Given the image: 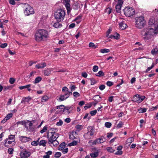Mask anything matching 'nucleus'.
I'll return each mask as SVG.
<instances>
[{
    "label": "nucleus",
    "instance_id": "42",
    "mask_svg": "<svg viewBox=\"0 0 158 158\" xmlns=\"http://www.w3.org/2000/svg\"><path fill=\"white\" fill-rule=\"evenodd\" d=\"M69 88L71 89V92H72L75 90L77 87L74 85H72L70 86Z\"/></svg>",
    "mask_w": 158,
    "mask_h": 158
},
{
    "label": "nucleus",
    "instance_id": "43",
    "mask_svg": "<svg viewBox=\"0 0 158 158\" xmlns=\"http://www.w3.org/2000/svg\"><path fill=\"white\" fill-rule=\"evenodd\" d=\"M61 155V153L60 152H56L55 153V157L56 158H58L60 157Z\"/></svg>",
    "mask_w": 158,
    "mask_h": 158
},
{
    "label": "nucleus",
    "instance_id": "13",
    "mask_svg": "<svg viewBox=\"0 0 158 158\" xmlns=\"http://www.w3.org/2000/svg\"><path fill=\"white\" fill-rule=\"evenodd\" d=\"M70 96V95H69V94L65 93L64 95H61L57 100L59 102L65 100L68 98Z\"/></svg>",
    "mask_w": 158,
    "mask_h": 158
},
{
    "label": "nucleus",
    "instance_id": "59",
    "mask_svg": "<svg viewBox=\"0 0 158 158\" xmlns=\"http://www.w3.org/2000/svg\"><path fill=\"white\" fill-rule=\"evenodd\" d=\"M68 148H65L62 150V152L64 154H65L67 153L68 152Z\"/></svg>",
    "mask_w": 158,
    "mask_h": 158
},
{
    "label": "nucleus",
    "instance_id": "50",
    "mask_svg": "<svg viewBox=\"0 0 158 158\" xmlns=\"http://www.w3.org/2000/svg\"><path fill=\"white\" fill-rule=\"evenodd\" d=\"M15 79L11 77L10 78L9 82L11 84H14L15 82Z\"/></svg>",
    "mask_w": 158,
    "mask_h": 158
},
{
    "label": "nucleus",
    "instance_id": "41",
    "mask_svg": "<svg viewBox=\"0 0 158 158\" xmlns=\"http://www.w3.org/2000/svg\"><path fill=\"white\" fill-rule=\"evenodd\" d=\"M89 46L90 48H96L97 47L94 43L92 42H90L89 43Z\"/></svg>",
    "mask_w": 158,
    "mask_h": 158
},
{
    "label": "nucleus",
    "instance_id": "15",
    "mask_svg": "<svg viewBox=\"0 0 158 158\" xmlns=\"http://www.w3.org/2000/svg\"><path fill=\"white\" fill-rule=\"evenodd\" d=\"M123 3H120L118 2L117 4L115 6L116 10L117 12L119 13L121 12V8Z\"/></svg>",
    "mask_w": 158,
    "mask_h": 158
},
{
    "label": "nucleus",
    "instance_id": "21",
    "mask_svg": "<svg viewBox=\"0 0 158 158\" xmlns=\"http://www.w3.org/2000/svg\"><path fill=\"white\" fill-rule=\"evenodd\" d=\"M151 53L153 55H155L158 54V48L156 46L154 48L152 49Z\"/></svg>",
    "mask_w": 158,
    "mask_h": 158
},
{
    "label": "nucleus",
    "instance_id": "5",
    "mask_svg": "<svg viewBox=\"0 0 158 158\" xmlns=\"http://www.w3.org/2000/svg\"><path fill=\"white\" fill-rule=\"evenodd\" d=\"M88 132L84 135V137L86 139H91L95 133V130L94 127L90 126L87 128Z\"/></svg>",
    "mask_w": 158,
    "mask_h": 158
},
{
    "label": "nucleus",
    "instance_id": "61",
    "mask_svg": "<svg viewBox=\"0 0 158 158\" xmlns=\"http://www.w3.org/2000/svg\"><path fill=\"white\" fill-rule=\"evenodd\" d=\"M105 86L104 85H100L99 87V89L101 90H103L105 89Z\"/></svg>",
    "mask_w": 158,
    "mask_h": 158
},
{
    "label": "nucleus",
    "instance_id": "48",
    "mask_svg": "<svg viewBox=\"0 0 158 158\" xmlns=\"http://www.w3.org/2000/svg\"><path fill=\"white\" fill-rule=\"evenodd\" d=\"M97 110H92L90 111V114L92 116L95 115L97 113Z\"/></svg>",
    "mask_w": 158,
    "mask_h": 158
},
{
    "label": "nucleus",
    "instance_id": "6",
    "mask_svg": "<svg viewBox=\"0 0 158 158\" xmlns=\"http://www.w3.org/2000/svg\"><path fill=\"white\" fill-rule=\"evenodd\" d=\"M124 14L126 16L131 17L135 13L134 9L132 7H127L123 10Z\"/></svg>",
    "mask_w": 158,
    "mask_h": 158
},
{
    "label": "nucleus",
    "instance_id": "16",
    "mask_svg": "<svg viewBox=\"0 0 158 158\" xmlns=\"http://www.w3.org/2000/svg\"><path fill=\"white\" fill-rule=\"evenodd\" d=\"M13 114L12 113L8 114L4 118V119L2 121V123H5L7 120L11 118Z\"/></svg>",
    "mask_w": 158,
    "mask_h": 158
},
{
    "label": "nucleus",
    "instance_id": "54",
    "mask_svg": "<svg viewBox=\"0 0 158 158\" xmlns=\"http://www.w3.org/2000/svg\"><path fill=\"white\" fill-rule=\"evenodd\" d=\"M63 123V122L61 120H60L59 122H57L56 123V125L58 126H61Z\"/></svg>",
    "mask_w": 158,
    "mask_h": 158
},
{
    "label": "nucleus",
    "instance_id": "58",
    "mask_svg": "<svg viewBox=\"0 0 158 158\" xmlns=\"http://www.w3.org/2000/svg\"><path fill=\"white\" fill-rule=\"evenodd\" d=\"M123 152L122 151H118L116 152L115 153V154L118 155H121L123 154Z\"/></svg>",
    "mask_w": 158,
    "mask_h": 158
},
{
    "label": "nucleus",
    "instance_id": "57",
    "mask_svg": "<svg viewBox=\"0 0 158 158\" xmlns=\"http://www.w3.org/2000/svg\"><path fill=\"white\" fill-rule=\"evenodd\" d=\"M52 151H49L48 152H46V155H45V156H47L48 157V158H50L49 156L52 155Z\"/></svg>",
    "mask_w": 158,
    "mask_h": 158
},
{
    "label": "nucleus",
    "instance_id": "34",
    "mask_svg": "<svg viewBox=\"0 0 158 158\" xmlns=\"http://www.w3.org/2000/svg\"><path fill=\"white\" fill-rule=\"evenodd\" d=\"M46 143V141L45 140H41L39 142V145H42L43 146H45Z\"/></svg>",
    "mask_w": 158,
    "mask_h": 158
},
{
    "label": "nucleus",
    "instance_id": "44",
    "mask_svg": "<svg viewBox=\"0 0 158 158\" xmlns=\"http://www.w3.org/2000/svg\"><path fill=\"white\" fill-rule=\"evenodd\" d=\"M111 123L109 122H106L105 124V126L107 128H110L111 126Z\"/></svg>",
    "mask_w": 158,
    "mask_h": 158
},
{
    "label": "nucleus",
    "instance_id": "25",
    "mask_svg": "<svg viewBox=\"0 0 158 158\" xmlns=\"http://www.w3.org/2000/svg\"><path fill=\"white\" fill-rule=\"evenodd\" d=\"M98 151L97 150L94 153H91L90 156L92 158H95L98 156Z\"/></svg>",
    "mask_w": 158,
    "mask_h": 158
},
{
    "label": "nucleus",
    "instance_id": "28",
    "mask_svg": "<svg viewBox=\"0 0 158 158\" xmlns=\"http://www.w3.org/2000/svg\"><path fill=\"white\" fill-rule=\"evenodd\" d=\"M94 98H97L98 99L97 102H94L93 105L95 106L98 103V102L101 101L102 100L101 98L98 95H96L94 97Z\"/></svg>",
    "mask_w": 158,
    "mask_h": 158
},
{
    "label": "nucleus",
    "instance_id": "45",
    "mask_svg": "<svg viewBox=\"0 0 158 158\" xmlns=\"http://www.w3.org/2000/svg\"><path fill=\"white\" fill-rule=\"evenodd\" d=\"M73 95L75 97L77 98L80 96V94L77 92H74L73 93Z\"/></svg>",
    "mask_w": 158,
    "mask_h": 158
},
{
    "label": "nucleus",
    "instance_id": "64",
    "mask_svg": "<svg viewBox=\"0 0 158 158\" xmlns=\"http://www.w3.org/2000/svg\"><path fill=\"white\" fill-rule=\"evenodd\" d=\"M7 45V44H6V43H4V44H2L0 46V47H1V48H5L6 47Z\"/></svg>",
    "mask_w": 158,
    "mask_h": 158
},
{
    "label": "nucleus",
    "instance_id": "62",
    "mask_svg": "<svg viewBox=\"0 0 158 158\" xmlns=\"http://www.w3.org/2000/svg\"><path fill=\"white\" fill-rule=\"evenodd\" d=\"M24 122L25 120L23 121H18L16 123V124H17L18 125L19 124H21L22 125H24Z\"/></svg>",
    "mask_w": 158,
    "mask_h": 158
},
{
    "label": "nucleus",
    "instance_id": "23",
    "mask_svg": "<svg viewBox=\"0 0 158 158\" xmlns=\"http://www.w3.org/2000/svg\"><path fill=\"white\" fill-rule=\"evenodd\" d=\"M73 109L72 106H69L66 107L64 110V111H66L68 114L71 113Z\"/></svg>",
    "mask_w": 158,
    "mask_h": 158
},
{
    "label": "nucleus",
    "instance_id": "14",
    "mask_svg": "<svg viewBox=\"0 0 158 158\" xmlns=\"http://www.w3.org/2000/svg\"><path fill=\"white\" fill-rule=\"evenodd\" d=\"M57 137L56 136L54 137L53 141L51 139V138H49L50 143L49 144H52L54 146L56 147L59 144V142L56 140Z\"/></svg>",
    "mask_w": 158,
    "mask_h": 158
},
{
    "label": "nucleus",
    "instance_id": "63",
    "mask_svg": "<svg viewBox=\"0 0 158 158\" xmlns=\"http://www.w3.org/2000/svg\"><path fill=\"white\" fill-rule=\"evenodd\" d=\"M36 72L35 71H33L30 73L29 75V77H30L32 76H34V75L36 73Z\"/></svg>",
    "mask_w": 158,
    "mask_h": 158
},
{
    "label": "nucleus",
    "instance_id": "47",
    "mask_svg": "<svg viewBox=\"0 0 158 158\" xmlns=\"http://www.w3.org/2000/svg\"><path fill=\"white\" fill-rule=\"evenodd\" d=\"M134 141V139L133 137H131L127 139V142L129 143H131Z\"/></svg>",
    "mask_w": 158,
    "mask_h": 158
},
{
    "label": "nucleus",
    "instance_id": "20",
    "mask_svg": "<svg viewBox=\"0 0 158 158\" xmlns=\"http://www.w3.org/2000/svg\"><path fill=\"white\" fill-rule=\"evenodd\" d=\"M31 85V84H29L25 86H20L19 87V88L20 90H22L24 89H27V90L30 91L31 90V89L30 88Z\"/></svg>",
    "mask_w": 158,
    "mask_h": 158
},
{
    "label": "nucleus",
    "instance_id": "53",
    "mask_svg": "<svg viewBox=\"0 0 158 158\" xmlns=\"http://www.w3.org/2000/svg\"><path fill=\"white\" fill-rule=\"evenodd\" d=\"M98 67L97 65H94L93 66V71L94 72H96L98 71Z\"/></svg>",
    "mask_w": 158,
    "mask_h": 158
},
{
    "label": "nucleus",
    "instance_id": "8",
    "mask_svg": "<svg viewBox=\"0 0 158 158\" xmlns=\"http://www.w3.org/2000/svg\"><path fill=\"white\" fill-rule=\"evenodd\" d=\"M145 98L144 96H140L137 94L134 96L132 100L134 102L139 103L142 102Z\"/></svg>",
    "mask_w": 158,
    "mask_h": 158
},
{
    "label": "nucleus",
    "instance_id": "37",
    "mask_svg": "<svg viewBox=\"0 0 158 158\" xmlns=\"http://www.w3.org/2000/svg\"><path fill=\"white\" fill-rule=\"evenodd\" d=\"M104 75V74L102 71H99L98 73L96 74V75L98 77L102 76Z\"/></svg>",
    "mask_w": 158,
    "mask_h": 158
},
{
    "label": "nucleus",
    "instance_id": "55",
    "mask_svg": "<svg viewBox=\"0 0 158 158\" xmlns=\"http://www.w3.org/2000/svg\"><path fill=\"white\" fill-rule=\"evenodd\" d=\"M119 34L117 33L116 34H114V35L113 39L117 40L119 39Z\"/></svg>",
    "mask_w": 158,
    "mask_h": 158
},
{
    "label": "nucleus",
    "instance_id": "1",
    "mask_svg": "<svg viewBox=\"0 0 158 158\" xmlns=\"http://www.w3.org/2000/svg\"><path fill=\"white\" fill-rule=\"evenodd\" d=\"M48 31L45 29H40L37 31L35 35V40L38 42L46 41L49 38Z\"/></svg>",
    "mask_w": 158,
    "mask_h": 158
},
{
    "label": "nucleus",
    "instance_id": "52",
    "mask_svg": "<svg viewBox=\"0 0 158 158\" xmlns=\"http://www.w3.org/2000/svg\"><path fill=\"white\" fill-rule=\"evenodd\" d=\"M14 152V149L12 148H9L8 149V152L10 154H12Z\"/></svg>",
    "mask_w": 158,
    "mask_h": 158
},
{
    "label": "nucleus",
    "instance_id": "22",
    "mask_svg": "<svg viewBox=\"0 0 158 158\" xmlns=\"http://www.w3.org/2000/svg\"><path fill=\"white\" fill-rule=\"evenodd\" d=\"M62 91L65 93H69V95H70V94H72V93L71 92H70L69 90L68 89L66 86H64L63 87L62 89Z\"/></svg>",
    "mask_w": 158,
    "mask_h": 158
},
{
    "label": "nucleus",
    "instance_id": "36",
    "mask_svg": "<svg viewBox=\"0 0 158 158\" xmlns=\"http://www.w3.org/2000/svg\"><path fill=\"white\" fill-rule=\"evenodd\" d=\"M48 129V126L46 125L44 126L43 129L40 131L41 134H43Z\"/></svg>",
    "mask_w": 158,
    "mask_h": 158
},
{
    "label": "nucleus",
    "instance_id": "7",
    "mask_svg": "<svg viewBox=\"0 0 158 158\" xmlns=\"http://www.w3.org/2000/svg\"><path fill=\"white\" fill-rule=\"evenodd\" d=\"M33 123L31 121L28 120H25L24 126L30 132H34L35 131V129L34 127H32Z\"/></svg>",
    "mask_w": 158,
    "mask_h": 158
},
{
    "label": "nucleus",
    "instance_id": "49",
    "mask_svg": "<svg viewBox=\"0 0 158 158\" xmlns=\"http://www.w3.org/2000/svg\"><path fill=\"white\" fill-rule=\"evenodd\" d=\"M83 128V126L80 125H77L76 126V128L79 131L81 130Z\"/></svg>",
    "mask_w": 158,
    "mask_h": 158
},
{
    "label": "nucleus",
    "instance_id": "9",
    "mask_svg": "<svg viewBox=\"0 0 158 158\" xmlns=\"http://www.w3.org/2000/svg\"><path fill=\"white\" fill-rule=\"evenodd\" d=\"M31 155L30 152L26 150V149H23L20 153L21 158H27Z\"/></svg>",
    "mask_w": 158,
    "mask_h": 158
},
{
    "label": "nucleus",
    "instance_id": "40",
    "mask_svg": "<svg viewBox=\"0 0 158 158\" xmlns=\"http://www.w3.org/2000/svg\"><path fill=\"white\" fill-rule=\"evenodd\" d=\"M154 64L153 63H152V65L151 66L148 67L146 70L145 71L146 73L148 72L151 69H152L154 67Z\"/></svg>",
    "mask_w": 158,
    "mask_h": 158
},
{
    "label": "nucleus",
    "instance_id": "26",
    "mask_svg": "<svg viewBox=\"0 0 158 158\" xmlns=\"http://www.w3.org/2000/svg\"><path fill=\"white\" fill-rule=\"evenodd\" d=\"M52 70L51 69H48L45 70L44 71V74L45 76H48L50 74Z\"/></svg>",
    "mask_w": 158,
    "mask_h": 158
},
{
    "label": "nucleus",
    "instance_id": "38",
    "mask_svg": "<svg viewBox=\"0 0 158 158\" xmlns=\"http://www.w3.org/2000/svg\"><path fill=\"white\" fill-rule=\"evenodd\" d=\"M106 150L108 152L110 153H113L115 151V150L113 149L112 148L110 147L107 148H106Z\"/></svg>",
    "mask_w": 158,
    "mask_h": 158
},
{
    "label": "nucleus",
    "instance_id": "46",
    "mask_svg": "<svg viewBox=\"0 0 158 158\" xmlns=\"http://www.w3.org/2000/svg\"><path fill=\"white\" fill-rule=\"evenodd\" d=\"M66 3L65 4V6L67 10H69L70 9V5L68 3V2H65Z\"/></svg>",
    "mask_w": 158,
    "mask_h": 158
},
{
    "label": "nucleus",
    "instance_id": "56",
    "mask_svg": "<svg viewBox=\"0 0 158 158\" xmlns=\"http://www.w3.org/2000/svg\"><path fill=\"white\" fill-rule=\"evenodd\" d=\"M158 108V105L154 107H152L149 109V110L150 111H152L157 109Z\"/></svg>",
    "mask_w": 158,
    "mask_h": 158
},
{
    "label": "nucleus",
    "instance_id": "18",
    "mask_svg": "<svg viewBox=\"0 0 158 158\" xmlns=\"http://www.w3.org/2000/svg\"><path fill=\"white\" fill-rule=\"evenodd\" d=\"M119 26L120 29L122 30H124L127 27V26L124 21H122L119 23Z\"/></svg>",
    "mask_w": 158,
    "mask_h": 158
},
{
    "label": "nucleus",
    "instance_id": "19",
    "mask_svg": "<svg viewBox=\"0 0 158 158\" xmlns=\"http://www.w3.org/2000/svg\"><path fill=\"white\" fill-rule=\"evenodd\" d=\"M46 66V64L44 62L41 63L36 64L35 67L38 69L43 68Z\"/></svg>",
    "mask_w": 158,
    "mask_h": 158
},
{
    "label": "nucleus",
    "instance_id": "17",
    "mask_svg": "<svg viewBox=\"0 0 158 158\" xmlns=\"http://www.w3.org/2000/svg\"><path fill=\"white\" fill-rule=\"evenodd\" d=\"M8 144L15 145V141L6 139L5 140V146L6 147H7Z\"/></svg>",
    "mask_w": 158,
    "mask_h": 158
},
{
    "label": "nucleus",
    "instance_id": "60",
    "mask_svg": "<svg viewBox=\"0 0 158 158\" xmlns=\"http://www.w3.org/2000/svg\"><path fill=\"white\" fill-rule=\"evenodd\" d=\"M106 84L109 87L113 85V82L110 81H107Z\"/></svg>",
    "mask_w": 158,
    "mask_h": 158
},
{
    "label": "nucleus",
    "instance_id": "27",
    "mask_svg": "<svg viewBox=\"0 0 158 158\" xmlns=\"http://www.w3.org/2000/svg\"><path fill=\"white\" fill-rule=\"evenodd\" d=\"M79 141L80 140L79 139H77L76 141H74L70 143L69 144V145L70 146L76 145L77 143L79 142Z\"/></svg>",
    "mask_w": 158,
    "mask_h": 158
},
{
    "label": "nucleus",
    "instance_id": "11",
    "mask_svg": "<svg viewBox=\"0 0 158 158\" xmlns=\"http://www.w3.org/2000/svg\"><path fill=\"white\" fill-rule=\"evenodd\" d=\"M19 140L22 143H25L31 140V139L30 137L25 136H19Z\"/></svg>",
    "mask_w": 158,
    "mask_h": 158
},
{
    "label": "nucleus",
    "instance_id": "33",
    "mask_svg": "<svg viewBox=\"0 0 158 158\" xmlns=\"http://www.w3.org/2000/svg\"><path fill=\"white\" fill-rule=\"evenodd\" d=\"M99 140V143H102L105 141L106 139L103 136H102L100 138H98Z\"/></svg>",
    "mask_w": 158,
    "mask_h": 158
},
{
    "label": "nucleus",
    "instance_id": "32",
    "mask_svg": "<svg viewBox=\"0 0 158 158\" xmlns=\"http://www.w3.org/2000/svg\"><path fill=\"white\" fill-rule=\"evenodd\" d=\"M48 97L47 96H44L42 98L41 101L42 102H44L48 101Z\"/></svg>",
    "mask_w": 158,
    "mask_h": 158
},
{
    "label": "nucleus",
    "instance_id": "3",
    "mask_svg": "<svg viewBox=\"0 0 158 158\" xmlns=\"http://www.w3.org/2000/svg\"><path fill=\"white\" fill-rule=\"evenodd\" d=\"M65 11L61 9L57 10L55 14V17L58 22H61L64 19L65 15Z\"/></svg>",
    "mask_w": 158,
    "mask_h": 158
},
{
    "label": "nucleus",
    "instance_id": "2",
    "mask_svg": "<svg viewBox=\"0 0 158 158\" xmlns=\"http://www.w3.org/2000/svg\"><path fill=\"white\" fill-rule=\"evenodd\" d=\"M135 26L139 29L143 28L146 25V22L144 17L140 16L135 19Z\"/></svg>",
    "mask_w": 158,
    "mask_h": 158
},
{
    "label": "nucleus",
    "instance_id": "29",
    "mask_svg": "<svg viewBox=\"0 0 158 158\" xmlns=\"http://www.w3.org/2000/svg\"><path fill=\"white\" fill-rule=\"evenodd\" d=\"M42 78L41 77H38L35 78L34 81H33L34 84H36L39 83L41 81Z\"/></svg>",
    "mask_w": 158,
    "mask_h": 158
},
{
    "label": "nucleus",
    "instance_id": "4",
    "mask_svg": "<svg viewBox=\"0 0 158 158\" xmlns=\"http://www.w3.org/2000/svg\"><path fill=\"white\" fill-rule=\"evenodd\" d=\"M56 129L51 128L48 130L47 132V138L48 139V143L49 144L50 143L49 138H51V139L53 141L54 137L56 136L57 139L59 135L57 134L56 133Z\"/></svg>",
    "mask_w": 158,
    "mask_h": 158
},
{
    "label": "nucleus",
    "instance_id": "30",
    "mask_svg": "<svg viewBox=\"0 0 158 158\" xmlns=\"http://www.w3.org/2000/svg\"><path fill=\"white\" fill-rule=\"evenodd\" d=\"M110 52V50L108 49L104 48L100 49V52L102 53H108Z\"/></svg>",
    "mask_w": 158,
    "mask_h": 158
},
{
    "label": "nucleus",
    "instance_id": "10",
    "mask_svg": "<svg viewBox=\"0 0 158 158\" xmlns=\"http://www.w3.org/2000/svg\"><path fill=\"white\" fill-rule=\"evenodd\" d=\"M25 14L27 15H30L34 13L33 9L30 6H28L24 11Z\"/></svg>",
    "mask_w": 158,
    "mask_h": 158
},
{
    "label": "nucleus",
    "instance_id": "24",
    "mask_svg": "<svg viewBox=\"0 0 158 158\" xmlns=\"http://www.w3.org/2000/svg\"><path fill=\"white\" fill-rule=\"evenodd\" d=\"M66 145L65 142H63L61 143L58 148V150L62 151L63 149L65 148Z\"/></svg>",
    "mask_w": 158,
    "mask_h": 158
},
{
    "label": "nucleus",
    "instance_id": "31",
    "mask_svg": "<svg viewBox=\"0 0 158 158\" xmlns=\"http://www.w3.org/2000/svg\"><path fill=\"white\" fill-rule=\"evenodd\" d=\"M123 124V123L121 121H120L119 123L116 126V128L117 129L121 128Z\"/></svg>",
    "mask_w": 158,
    "mask_h": 158
},
{
    "label": "nucleus",
    "instance_id": "12",
    "mask_svg": "<svg viewBox=\"0 0 158 158\" xmlns=\"http://www.w3.org/2000/svg\"><path fill=\"white\" fill-rule=\"evenodd\" d=\"M69 138L72 140L74 139H78L79 137L77 133L74 131H72L69 135Z\"/></svg>",
    "mask_w": 158,
    "mask_h": 158
},
{
    "label": "nucleus",
    "instance_id": "51",
    "mask_svg": "<svg viewBox=\"0 0 158 158\" xmlns=\"http://www.w3.org/2000/svg\"><path fill=\"white\" fill-rule=\"evenodd\" d=\"M99 140L98 138L94 140L92 143V144L94 145L100 143L99 142Z\"/></svg>",
    "mask_w": 158,
    "mask_h": 158
},
{
    "label": "nucleus",
    "instance_id": "35",
    "mask_svg": "<svg viewBox=\"0 0 158 158\" xmlns=\"http://www.w3.org/2000/svg\"><path fill=\"white\" fill-rule=\"evenodd\" d=\"M7 139L15 141V135H10L9 136L8 138Z\"/></svg>",
    "mask_w": 158,
    "mask_h": 158
},
{
    "label": "nucleus",
    "instance_id": "39",
    "mask_svg": "<svg viewBox=\"0 0 158 158\" xmlns=\"http://www.w3.org/2000/svg\"><path fill=\"white\" fill-rule=\"evenodd\" d=\"M53 26L56 28H58L60 27L61 26V25L59 22H56L54 23Z\"/></svg>",
    "mask_w": 158,
    "mask_h": 158
}]
</instances>
